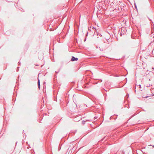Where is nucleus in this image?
I'll list each match as a JSON object with an SVG mask.
<instances>
[{"instance_id":"obj_1","label":"nucleus","mask_w":154,"mask_h":154,"mask_svg":"<svg viewBox=\"0 0 154 154\" xmlns=\"http://www.w3.org/2000/svg\"><path fill=\"white\" fill-rule=\"evenodd\" d=\"M78 60V58H77L75 57L72 56L71 60L72 61H77Z\"/></svg>"},{"instance_id":"obj_2","label":"nucleus","mask_w":154,"mask_h":154,"mask_svg":"<svg viewBox=\"0 0 154 154\" xmlns=\"http://www.w3.org/2000/svg\"><path fill=\"white\" fill-rule=\"evenodd\" d=\"M38 86L39 89H40V80L38 79Z\"/></svg>"},{"instance_id":"obj_3","label":"nucleus","mask_w":154,"mask_h":154,"mask_svg":"<svg viewBox=\"0 0 154 154\" xmlns=\"http://www.w3.org/2000/svg\"><path fill=\"white\" fill-rule=\"evenodd\" d=\"M85 121H82V123L83 125H84L85 124Z\"/></svg>"},{"instance_id":"obj_4","label":"nucleus","mask_w":154,"mask_h":154,"mask_svg":"<svg viewBox=\"0 0 154 154\" xmlns=\"http://www.w3.org/2000/svg\"><path fill=\"white\" fill-rule=\"evenodd\" d=\"M148 97V96H142V97H143V98H146Z\"/></svg>"},{"instance_id":"obj_5","label":"nucleus","mask_w":154,"mask_h":154,"mask_svg":"<svg viewBox=\"0 0 154 154\" xmlns=\"http://www.w3.org/2000/svg\"><path fill=\"white\" fill-rule=\"evenodd\" d=\"M113 0H109L110 2H112V3L113 2Z\"/></svg>"},{"instance_id":"obj_6","label":"nucleus","mask_w":154,"mask_h":154,"mask_svg":"<svg viewBox=\"0 0 154 154\" xmlns=\"http://www.w3.org/2000/svg\"><path fill=\"white\" fill-rule=\"evenodd\" d=\"M97 35H99V36H102V35H101V34H100V33L99 34H98L97 33Z\"/></svg>"},{"instance_id":"obj_7","label":"nucleus","mask_w":154,"mask_h":154,"mask_svg":"<svg viewBox=\"0 0 154 154\" xmlns=\"http://www.w3.org/2000/svg\"><path fill=\"white\" fill-rule=\"evenodd\" d=\"M19 67H17V72L19 70Z\"/></svg>"},{"instance_id":"obj_8","label":"nucleus","mask_w":154,"mask_h":154,"mask_svg":"<svg viewBox=\"0 0 154 154\" xmlns=\"http://www.w3.org/2000/svg\"><path fill=\"white\" fill-rule=\"evenodd\" d=\"M134 5H135V7L137 9V6H136V4L135 3H134Z\"/></svg>"},{"instance_id":"obj_9","label":"nucleus","mask_w":154,"mask_h":154,"mask_svg":"<svg viewBox=\"0 0 154 154\" xmlns=\"http://www.w3.org/2000/svg\"><path fill=\"white\" fill-rule=\"evenodd\" d=\"M139 88H141V86L140 85H139Z\"/></svg>"},{"instance_id":"obj_10","label":"nucleus","mask_w":154,"mask_h":154,"mask_svg":"<svg viewBox=\"0 0 154 154\" xmlns=\"http://www.w3.org/2000/svg\"><path fill=\"white\" fill-rule=\"evenodd\" d=\"M20 62H18V65H20Z\"/></svg>"},{"instance_id":"obj_11","label":"nucleus","mask_w":154,"mask_h":154,"mask_svg":"<svg viewBox=\"0 0 154 154\" xmlns=\"http://www.w3.org/2000/svg\"><path fill=\"white\" fill-rule=\"evenodd\" d=\"M100 51H103V49L102 48V49H100Z\"/></svg>"},{"instance_id":"obj_12","label":"nucleus","mask_w":154,"mask_h":154,"mask_svg":"<svg viewBox=\"0 0 154 154\" xmlns=\"http://www.w3.org/2000/svg\"><path fill=\"white\" fill-rule=\"evenodd\" d=\"M141 151L143 153H144V152H143V150H141Z\"/></svg>"},{"instance_id":"obj_13","label":"nucleus","mask_w":154,"mask_h":154,"mask_svg":"<svg viewBox=\"0 0 154 154\" xmlns=\"http://www.w3.org/2000/svg\"><path fill=\"white\" fill-rule=\"evenodd\" d=\"M86 121H92L91 120H87Z\"/></svg>"},{"instance_id":"obj_14","label":"nucleus","mask_w":154,"mask_h":154,"mask_svg":"<svg viewBox=\"0 0 154 154\" xmlns=\"http://www.w3.org/2000/svg\"><path fill=\"white\" fill-rule=\"evenodd\" d=\"M95 31H96V32H97V30L96 29H95Z\"/></svg>"},{"instance_id":"obj_15","label":"nucleus","mask_w":154,"mask_h":154,"mask_svg":"<svg viewBox=\"0 0 154 154\" xmlns=\"http://www.w3.org/2000/svg\"><path fill=\"white\" fill-rule=\"evenodd\" d=\"M100 48L99 46H98V47L97 46V48Z\"/></svg>"},{"instance_id":"obj_16","label":"nucleus","mask_w":154,"mask_h":154,"mask_svg":"<svg viewBox=\"0 0 154 154\" xmlns=\"http://www.w3.org/2000/svg\"><path fill=\"white\" fill-rule=\"evenodd\" d=\"M88 34V32H87V35H87Z\"/></svg>"},{"instance_id":"obj_17","label":"nucleus","mask_w":154,"mask_h":154,"mask_svg":"<svg viewBox=\"0 0 154 154\" xmlns=\"http://www.w3.org/2000/svg\"><path fill=\"white\" fill-rule=\"evenodd\" d=\"M105 137H104V138H103V139H104V138H105Z\"/></svg>"},{"instance_id":"obj_18","label":"nucleus","mask_w":154,"mask_h":154,"mask_svg":"<svg viewBox=\"0 0 154 154\" xmlns=\"http://www.w3.org/2000/svg\"><path fill=\"white\" fill-rule=\"evenodd\" d=\"M153 147L154 148V145L153 146Z\"/></svg>"}]
</instances>
